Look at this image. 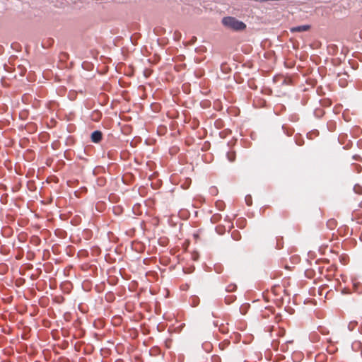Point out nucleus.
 I'll list each match as a JSON object with an SVG mask.
<instances>
[{
    "label": "nucleus",
    "instance_id": "f257e3e1",
    "mask_svg": "<svg viewBox=\"0 0 362 362\" xmlns=\"http://www.w3.org/2000/svg\"><path fill=\"white\" fill-rule=\"evenodd\" d=\"M221 22L226 28L235 31L243 30L246 28V25L243 21L231 16L223 18Z\"/></svg>",
    "mask_w": 362,
    "mask_h": 362
},
{
    "label": "nucleus",
    "instance_id": "f03ea898",
    "mask_svg": "<svg viewBox=\"0 0 362 362\" xmlns=\"http://www.w3.org/2000/svg\"><path fill=\"white\" fill-rule=\"evenodd\" d=\"M310 28V25H302L298 26L292 27L290 28V31L291 33H296V32H305L308 31Z\"/></svg>",
    "mask_w": 362,
    "mask_h": 362
},
{
    "label": "nucleus",
    "instance_id": "7ed1b4c3",
    "mask_svg": "<svg viewBox=\"0 0 362 362\" xmlns=\"http://www.w3.org/2000/svg\"><path fill=\"white\" fill-rule=\"evenodd\" d=\"M103 134L100 131H94L91 134V141L94 143H98L102 140Z\"/></svg>",
    "mask_w": 362,
    "mask_h": 362
},
{
    "label": "nucleus",
    "instance_id": "20e7f679",
    "mask_svg": "<svg viewBox=\"0 0 362 362\" xmlns=\"http://www.w3.org/2000/svg\"><path fill=\"white\" fill-rule=\"evenodd\" d=\"M354 191L355 192V193H356L358 194H362V187L359 185H356L354 187Z\"/></svg>",
    "mask_w": 362,
    "mask_h": 362
},
{
    "label": "nucleus",
    "instance_id": "39448f33",
    "mask_svg": "<svg viewBox=\"0 0 362 362\" xmlns=\"http://www.w3.org/2000/svg\"><path fill=\"white\" fill-rule=\"evenodd\" d=\"M357 322L356 321H351L349 323L348 325V328L350 331H353L355 328V327L357 325Z\"/></svg>",
    "mask_w": 362,
    "mask_h": 362
},
{
    "label": "nucleus",
    "instance_id": "423d86ee",
    "mask_svg": "<svg viewBox=\"0 0 362 362\" xmlns=\"http://www.w3.org/2000/svg\"><path fill=\"white\" fill-rule=\"evenodd\" d=\"M227 158H228L229 161H230V162L234 161L235 158V153H230V152H228L227 153Z\"/></svg>",
    "mask_w": 362,
    "mask_h": 362
},
{
    "label": "nucleus",
    "instance_id": "0eeeda50",
    "mask_svg": "<svg viewBox=\"0 0 362 362\" xmlns=\"http://www.w3.org/2000/svg\"><path fill=\"white\" fill-rule=\"evenodd\" d=\"M236 288V285L235 284H231V285H229L227 288H226V291H228V292H232L233 291H235Z\"/></svg>",
    "mask_w": 362,
    "mask_h": 362
},
{
    "label": "nucleus",
    "instance_id": "6e6552de",
    "mask_svg": "<svg viewBox=\"0 0 362 362\" xmlns=\"http://www.w3.org/2000/svg\"><path fill=\"white\" fill-rule=\"evenodd\" d=\"M245 202L248 206L252 205V197L250 195H247L245 197Z\"/></svg>",
    "mask_w": 362,
    "mask_h": 362
},
{
    "label": "nucleus",
    "instance_id": "1a4fd4ad",
    "mask_svg": "<svg viewBox=\"0 0 362 362\" xmlns=\"http://www.w3.org/2000/svg\"><path fill=\"white\" fill-rule=\"evenodd\" d=\"M357 168H358V169H357L358 173H360V172H361V167H360V166H357Z\"/></svg>",
    "mask_w": 362,
    "mask_h": 362
},
{
    "label": "nucleus",
    "instance_id": "9d476101",
    "mask_svg": "<svg viewBox=\"0 0 362 362\" xmlns=\"http://www.w3.org/2000/svg\"><path fill=\"white\" fill-rule=\"evenodd\" d=\"M216 189L215 187H213V188L211 189V192H215V191H216Z\"/></svg>",
    "mask_w": 362,
    "mask_h": 362
}]
</instances>
